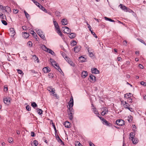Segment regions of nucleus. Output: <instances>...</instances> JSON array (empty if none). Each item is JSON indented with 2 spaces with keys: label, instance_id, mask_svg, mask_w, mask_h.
Returning <instances> with one entry per match:
<instances>
[{
  "label": "nucleus",
  "instance_id": "a211bd4d",
  "mask_svg": "<svg viewBox=\"0 0 146 146\" xmlns=\"http://www.w3.org/2000/svg\"><path fill=\"white\" fill-rule=\"evenodd\" d=\"M135 133L133 132H131L130 133V135H129V139H133V138L135 137Z\"/></svg>",
  "mask_w": 146,
  "mask_h": 146
},
{
  "label": "nucleus",
  "instance_id": "69168bd1",
  "mask_svg": "<svg viewBox=\"0 0 146 146\" xmlns=\"http://www.w3.org/2000/svg\"><path fill=\"white\" fill-rule=\"evenodd\" d=\"M89 143L90 146H95L91 141H89Z\"/></svg>",
  "mask_w": 146,
  "mask_h": 146
},
{
  "label": "nucleus",
  "instance_id": "7ed1b4c3",
  "mask_svg": "<svg viewBox=\"0 0 146 146\" xmlns=\"http://www.w3.org/2000/svg\"><path fill=\"white\" fill-rule=\"evenodd\" d=\"M37 33L38 35L44 40H45L46 38L44 36V33L41 30H38L37 31Z\"/></svg>",
  "mask_w": 146,
  "mask_h": 146
},
{
  "label": "nucleus",
  "instance_id": "09e8293b",
  "mask_svg": "<svg viewBox=\"0 0 146 146\" xmlns=\"http://www.w3.org/2000/svg\"><path fill=\"white\" fill-rule=\"evenodd\" d=\"M52 126H53L54 127V130L55 134H56V133H57V131L56 130V127H55V126L54 124L52 123Z\"/></svg>",
  "mask_w": 146,
  "mask_h": 146
},
{
  "label": "nucleus",
  "instance_id": "603ef678",
  "mask_svg": "<svg viewBox=\"0 0 146 146\" xmlns=\"http://www.w3.org/2000/svg\"><path fill=\"white\" fill-rule=\"evenodd\" d=\"M1 22L2 23L5 25H7V23L6 21L4 20H2Z\"/></svg>",
  "mask_w": 146,
  "mask_h": 146
},
{
  "label": "nucleus",
  "instance_id": "6e6552de",
  "mask_svg": "<svg viewBox=\"0 0 146 146\" xmlns=\"http://www.w3.org/2000/svg\"><path fill=\"white\" fill-rule=\"evenodd\" d=\"M42 70L44 73H47L50 72V69L48 67H46L42 69Z\"/></svg>",
  "mask_w": 146,
  "mask_h": 146
},
{
  "label": "nucleus",
  "instance_id": "2f4dec72",
  "mask_svg": "<svg viewBox=\"0 0 146 146\" xmlns=\"http://www.w3.org/2000/svg\"><path fill=\"white\" fill-rule=\"evenodd\" d=\"M33 1L38 7L41 5L39 3L35 0H32Z\"/></svg>",
  "mask_w": 146,
  "mask_h": 146
},
{
  "label": "nucleus",
  "instance_id": "ea45409f",
  "mask_svg": "<svg viewBox=\"0 0 146 146\" xmlns=\"http://www.w3.org/2000/svg\"><path fill=\"white\" fill-rule=\"evenodd\" d=\"M93 111L94 113H95L96 115H99V113L98 111L96 110V108H93Z\"/></svg>",
  "mask_w": 146,
  "mask_h": 146
},
{
  "label": "nucleus",
  "instance_id": "774afa93",
  "mask_svg": "<svg viewBox=\"0 0 146 146\" xmlns=\"http://www.w3.org/2000/svg\"><path fill=\"white\" fill-rule=\"evenodd\" d=\"M127 102H126L123 100L121 101V103L122 104H123V106H124L125 104H127Z\"/></svg>",
  "mask_w": 146,
  "mask_h": 146
},
{
  "label": "nucleus",
  "instance_id": "1a4fd4ad",
  "mask_svg": "<svg viewBox=\"0 0 146 146\" xmlns=\"http://www.w3.org/2000/svg\"><path fill=\"white\" fill-rule=\"evenodd\" d=\"M10 35L11 36H14L15 34L14 29L13 28H11L10 29Z\"/></svg>",
  "mask_w": 146,
  "mask_h": 146
},
{
  "label": "nucleus",
  "instance_id": "f704fd0d",
  "mask_svg": "<svg viewBox=\"0 0 146 146\" xmlns=\"http://www.w3.org/2000/svg\"><path fill=\"white\" fill-rule=\"evenodd\" d=\"M137 40H138L141 43L143 44L144 45H145V46H146V44L144 42V41L141 39L139 38H137Z\"/></svg>",
  "mask_w": 146,
  "mask_h": 146
},
{
  "label": "nucleus",
  "instance_id": "473e14b6",
  "mask_svg": "<svg viewBox=\"0 0 146 146\" xmlns=\"http://www.w3.org/2000/svg\"><path fill=\"white\" fill-rule=\"evenodd\" d=\"M128 121L129 122H131L132 121L133 117L131 115L129 116L128 117Z\"/></svg>",
  "mask_w": 146,
  "mask_h": 146
},
{
  "label": "nucleus",
  "instance_id": "e2e57ef3",
  "mask_svg": "<svg viewBox=\"0 0 146 146\" xmlns=\"http://www.w3.org/2000/svg\"><path fill=\"white\" fill-rule=\"evenodd\" d=\"M54 88H52V89H51V90H49V91L50 92H51L53 94H54L55 93V92H54Z\"/></svg>",
  "mask_w": 146,
  "mask_h": 146
},
{
  "label": "nucleus",
  "instance_id": "c756f323",
  "mask_svg": "<svg viewBox=\"0 0 146 146\" xmlns=\"http://www.w3.org/2000/svg\"><path fill=\"white\" fill-rule=\"evenodd\" d=\"M31 105L33 108H35L37 107V105L35 102H32Z\"/></svg>",
  "mask_w": 146,
  "mask_h": 146
},
{
  "label": "nucleus",
  "instance_id": "20e7f679",
  "mask_svg": "<svg viewBox=\"0 0 146 146\" xmlns=\"http://www.w3.org/2000/svg\"><path fill=\"white\" fill-rule=\"evenodd\" d=\"M116 124L119 126H122L125 124V122L123 120L118 119L116 121Z\"/></svg>",
  "mask_w": 146,
  "mask_h": 146
},
{
  "label": "nucleus",
  "instance_id": "72a5a7b5",
  "mask_svg": "<svg viewBox=\"0 0 146 146\" xmlns=\"http://www.w3.org/2000/svg\"><path fill=\"white\" fill-rule=\"evenodd\" d=\"M79 58L81 62H85V59L84 57H82V56H81L80 57H79Z\"/></svg>",
  "mask_w": 146,
  "mask_h": 146
},
{
  "label": "nucleus",
  "instance_id": "393cba45",
  "mask_svg": "<svg viewBox=\"0 0 146 146\" xmlns=\"http://www.w3.org/2000/svg\"><path fill=\"white\" fill-rule=\"evenodd\" d=\"M37 112L39 115H41L42 113V111L41 109L39 108H37L36 110Z\"/></svg>",
  "mask_w": 146,
  "mask_h": 146
},
{
  "label": "nucleus",
  "instance_id": "6ab92c4d",
  "mask_svg": "<svg viewBox=\"0 0 146 146\" xmlns=\"http://www.w3.org/2000/svg\"><path fill=\"white\" fill-rule=\"evenodd\" d=\"M76 34L74 33H72L70 34L69 37L71 38H73L75 37Z\"/></svg>",
  "mask_w": 146,
  "mask_h": 146
},
{
  "label": "nucleus",
  "instance_id": "aec40b11",
  "mask_svg": "<svg viewBox=\"0 0 146 146\" xmlns=\"http://www.w3.org/2000/svg\"><path fill=\"white\" fill-rule=\"evenodd\" d=\"M64 125L65 127L66 128H69L70 125V123L68 121L65 122L64 124Z\"/></svg>",
  "mask_w": 146,
  "mask_h": 146
},
{
  "label": "nucleus",
  "instance_id": "de8ad7c7",
  "mask_svg": "<svg viewBox=\"0 0 146 146\" xmlns=\"http://www.w3.org/2000/svg\"><path fill=\"white\" fill-rule=\"evenodd\" d=\"M33 33H31L32 34V35L34 36V37L35 38L36 37H37V35L36 33H35L34 31H33Z\"/></svg>",
  "mask_w": 146,
  "mask_h": 146
},
{
  "label": "nucleus",
  "instance_id": "dca6fc26",
  "mask_svg": "<svg viewBox=\"0 0 146 146\" xmlns=\"http://www.w3.org/2000/svg\"><path fill=\"white\" fill-rule=\"evenodd\" d=\"M62 25H65L67 24L68 22L67 20L66 19H63L61 21Z\"/></svg>",
  "mask_w": 146,
  "mask_h": 146
},
{
  "label": "nucleus",
  "instance_id": "b1692460",
  "mask_svg": "<svg viewBox=\"0 0 146 146\" xmlns=\"http://www.w3.org/2000/svg\"><path fill=\"white\" fill-rule=\"evenodd\" d=\"M64 28H65V29H67V31L66 32V33L70 34L71 32V30L68 27H64Z\"/></svg>",
  "mask_w": 146,
  "mask_h": 146
},
{
  "label": "nucleus",
  "instance_id": "49530a36",
  "mask_svg": "<svg viewBox=\"0 0 146 146\" xmlns=\"http://www.w3.org/2000/svg\"><path fill=\"white\" fill-rule=\"evenodd\" d=\"M31 107L29 105L27 106L26 107V108L28 111H30L31 110Z\"/></svg>",
  "mask_w": 146,
  "mask_h": 146
},
{
  "label": "nucleus",
  "instance_id": "a18cd8bd",
  "mask_svg": "<svg viewBox=\"0 0 146 146\" xmlns=\"http://www.w3.org/2000/svg\"><path fill=\"white\" fill-rule=\"evenodd\" d=\"M11 11V8L9 7L8 6H6V12H10Z\"/></svg>",
  "mask_w": 146,
  "mask_h": 146
},
{
  "label": "nucleus",
  "instance_id": "864d4df0",
  "mask_svg": "<svg viewBox=\"0 0 146 146\" xmlns=\"http://www.w3.org/2000/svg\"><path fill=\"white\" fill-rule=\"evenodd\" d=\"M38 141L36 140H35L33 141V144L35 145L34 146H36L38 145Z\"/></svg>",
  "mask_w": 146,
  "mask_h": 146
},
{
  "label": "nucleus",
  "instance_id": "0eeeda50",
  "mask_svg": "<svg viewBox=\"0 0 146 146\" xmlns=\"http://www.w3.org/2000/svg\"><path fill=\"white\" fill-rule=\"evenodd\" d=\"M92 73L95 74H98L99 73V71L96 68H92L91 69Z\"/></svg>",
  "mask_w": 146,
  "mask_h": 146
},
{
  "label": "nucleus",
  "instance_id": "c03bdc74",
  "mask_svg": "<svg viewBox=\"0 0 146 146\" xmlns=\"http://www.w3.org/2000/svg\"><path fill=\"white\" fill-rule=\"evenodd\" d=\"M27 44L29 47H31L32 46V43L31 42L29 41L27 43Z\"/></svg>",
  "mask_w": 146,
  "mask_h": 146
},
{
  "label": "nucleus",
  "instance_id": "58836bf2",
  "mask_svg": "<svg viewBox=\"0 0 146 146\" xmlns=\"http://www.w3.org/2000/svg\"><path fill=\"white\" fill-rule=\"evenodd\" d=\"M53 21L54 26H56L58 25V23L56 21H55V19H53Z\"/></svg>",
  "mask_w": 146,
  "mask_h": 146
},
{
  "label": "nucleus",
  "instance_id": "79ce46f5",
  "mask_svg": "<svg viewBox=\"0 0 146 146\" xmlns=\"http://www.w3.org/2000/svg\"><path fill=\"white\" fill-rule=\"evenodd\" d=\"M60 13L58 11H56L55 12V15H56V16L58 17H60Z\"/></svg>",
  "mask_w": 146,
  "mask_h": 146
},
{
  "label": "nucleus",
  "instance_id": "a878e982",
  "mask_svg": "<svg viewBox=\"0 0 146 146\" xmlns=\"http://www.w3.org/2000/svg\"><path fill=\"white\" fill-rule=\"evenodd\" d=\"M50 61L52 65L54 66V64L56 63V62L52 58H50Z\"/></svg>",
  "mask_w": 146,
  "mask_h": 146
},
{
  "label": "nucleus",
  "instance_id": "423d86ee",
  "mask_svg": "<svg viewBox=\"0 0 146 146\" xmlns=\"http://www.w3.org/2000/svg\"><path fill=\"white\" fill-rule=\"evenodd\" d=\"M69 107L72 108L74 105V101L73 97L72 96L70 98V101L68 103Z\"/></svg>",
  "mask_w": 146,
  "mask_h": 146
},
{
  "label": "nucleus",
  "instance_id": "0e129e2a",
  "mask_svg": "<svg viewBox=\"0 0 146 146\" xmlns=\"http://www.w3.org/2000/svg\"><path fill=\"white\" fill-rule=\"evenodd\" d=\"M133 127L134 129H133V131L134 132H135L136 131V127L135 125H133Z\"/></svg>",
  "mask_w": 146,
  "mask_h": 146
},
{
  "label": "nucleus",
  "instance_id": "7c9ffc66",
  "mask_svg": "<svg viewBox=\"0 0 146 146\" xmlns=\"http://www.w3.org/2000/svg\"><path fill=\"white\" fill-rule=\"evenodd\" d=\"M33 59L35 60V61H36L37 60V62H38V58L37 57V56L36 55H34L33 56Z\"/></svg>",
  "mask_w": 146,
  "mask_h": 146
},
{
  "label": "nucleus",
  "instance_id": "a19ab883",
  "mask_svg": "<svg viewBox=\"0 0 146 146\" xmlns=\"http://www.w3.org/2000/svg\"><path fill=\"white\" fill-rule=\"evenodd\" d=\"M24 13H25V16L27 18V19H28V18L29 17V15L26 12V11L24 10Z\"/></svg>",
  "mask_w": 146,
  "mask_h": 146
},
{
  "label": "nucleus",
  "instance_id": "6e6d98bb",
  "mask_svg": "<svg viewBox=\"0 0 146 146\" xmlns=\"http://www.w3.org/2000/svg\"><path fill=\"white\" fill-rule=\"evenodd\" d=\"M124 108H125L126 109H127V108H129V104L128 103H127V104H125L124 106Z\"/></svg>",
  "mask_w": 146,
  "mask_h": 146
},
{
  "label": "nucleus",
  "instance_id": "39448f33",
  "mask_svg": "<svg viewBox=\"0 0 146 146\" xmlns=\"http://www.w3.org/2000/svg\"><path fill=\"white\" fill-rule=\"evenodd\" d=\"M3 101L5 104L9 105L10 104L11 98H3Z\"/></svg>",
  "mask_w": 146,
  "mask_h": 146
},
{
  "label": "nucleus",
  "instance_id": "4468645a",
  "mask_svg": "<svg viewBox=\"0 0 146 146\" xmlns=\"http://www.w3.org/2000/svg\"><path fill=\"white\" fill-rule=\"evenodd\" d=\"M88 73L87 71H83L81 74V76L83 78H85L87 75Z\"/></svg>",
  "mask_w": 146,
  "mask_h": 146
},
{
  "label": "nucleus",
  "instance_id": "9b49d317",
  "mask_svg": "<svg viewBox=\"0 0 146 146\" xmlns=\"http://www.w3.org/2000/svg\"><path fill=\"white\" fill-rule=\"evenodd\" d=\"M90 79L92 80L91 82H94L96 81V77L93 75L91 74L90 76Z\"/></svg>",
  "mask_w": 146,
  "mask_h": 146
},
{
  "label": "nucleus",
  "instance_id": "c85d7f7f",
  "mask_svg": "<svg viewBox=\"0 0 146 146\" xmlns=\"http://www.w3.org/2000/svg\"><path fill=\"white\" fill-rule=\"evenodd\" d=\"M77 42L75 40H73V41H71V45L74 46H75L77 44Z\"/></svg>",
  "mask_w": 146,
  "mask_h": 146
},
{
  "label": "nucleus",
  "instance_id": "e433bc0d",
  "mask_svg": "<svg viewBox=\"0 0 146 146\" xmlns=\"http://www.w3.org/2000/svg\"><path fill=\"white\" fill-rule=\"evenodd\" d=\"M75 145L76 146H83L80 142L78 141L76 142Z\"/></svg>",
  "mask_w": 146,
  "mask_h": 146
},
{
  "label": "nucleus",
  "instance_id": "13d9d810",
  "mask_svg": "<svg viewBox=\"0 0 146 146\" xmlns=\"http://www.w3.org/2000/svg\"><path fill=\"white\" fill-rule=\"evenodd\" d=\"M48 76L49 78H52L54 76L53 74L52 73H50L48 74Z\"/></svg>",
  "mask_w": 146,
  "mask_h": 146
},
{
  "label": "nucleus",
  "instance_id": "4d7b16f0",
  "mask_svg": "<svg viewBox=\"0 0 146 146\" xmlns=\"http://www.w3.org/2000/svg\"><path fill=\"white\" fill-rule=\"evenodd\" d=\"M88 52H89V56L90 57H93L94 56L92 52H90L89 51V49H88Z\"/></svg>",
  "mask_w": 146,
  "mask_h": 146
},
{
  "label": "nucleus",
  "instance_id": "37998d69",
  "mask_svg": "<svg viewBox=\"0 0 146 146\" xmlns=\"http://www.w3.org/2000/svg\"><path fill=\"white\" fill-rule=\"evenodd\" d=\"M102 111L104 112H107V113H108V109L106 107H104Z\"/></svg>",
  "mask_w": 146,
  "mask_h": 146
},
{
  "label": "nucleus",
  "instance_id": "8fccbe9b",
  "mask_svg": "<svg viewBox=\"0 0 146 146\" xmlns=\"http://www.w3.org/2000/svg\"><path fill=\"white\" fill-rule=\"evenodd\" d=\"M57 32L60 36H62V33L60 31V29L58 30Z\"/></svg>",
  "mask_w": 146,
  "mask_h": 146
},
{
  "label": "nucleus",
  "instance_id": "f3484780",
  "mask_svg": "<svg viewBox=\"0 0 146 146\" xmlns=\"http://www.w3.org/2000/svg\"><path fill=\"white\" fill-rule=\"evenodd\" d=\"M56 139L58 142L60 143L62 145H64V142L62 141L59 137H56Z\"/></svg>",
  "mask_w": 146,
  "mask_h": 146
},
{
  "label": "nucleus",
  "instance_id": "052dcab7",
  "mask_svg": "<svg viewBox=\"0 0 146 146\" xmlns=\"http://www.w3.org/2000/svg\"><path fill=\"white\" fill-rule=\"evenodd\" d=\"M91 33L94 36L97 38V36L95 34V33L93 31H91Z\"/></svg>",
  "mask_w": 146,
  "mask_h": 146
},
{
  "label": "nucleus",
  "instance_id": "2eb2a0df",
  "mask_svg": "<svg viewBox=\"0 0 146 146\" xmlns=\"http://www.w3.org/2000/svg\"><path fill=\"white\" fill-rule=\"evenodd\" d=\"M132 143L134 144H137L138 142V140L137 138H134L132 139H131Z\"/></svg>",
  "mask_w": 146,
  "mask_h": 146
},
{
  "label": "nucleus",
  "instance_id": "ddd939ff",
  "mask_svg": "<svg viewBox=\"0 0 146 146\" xmlns=\"http://www.w3.org/2000/svg\"><path fill=\"white\" fill-rule=\"evenodd\" d=\"M54 66H56V67H55V68L58 70V71L60 72H63L62 71V70L60 67L58 65V64L57 63H55L54 64Z\"/></svg>",
  "mask_w": 146,
  "mask_h": 146
},
{
  "label": "nucleus",
  "instance_id": "680f3d73",
  "mask_svg": "<svg viewBox=\"0 0 146 146\" xmlns=\"http://www.w3.org/2000/svg\"><path fill=\"white\" fill-rule=\"evenodd\" d=\"M8 141L9 143H11L13 141V139L11 137H10L8 139Z\"/></svg>",
  "mask_w": 146,
  "mask_h": 146
},
{
  "label": "nucleus",
  "instance_id": "4c0bfd02",
  "mask_svg": "<svg viewBox=\"0 0 146 146\" xmlns=\"http://www.w3.org/2000/svg\"><path fill=\"white\" fill-rule=\"evenodd\" d=\"M74 113H72L71 114V113H69V119L71 120H72L73 118V115Z\"/></svg>",
  "mask_w": 146,
  "mask_h": 146
},
{
  "label": "nucleus",
  "instance_id": "4be33fe9",
  "mask_svg": "<svg viewBox=\"0 0 146 146\" xmlns=\"http://www.w3.org/2000/svg\"><path fill=\"white\" fill-rule=\"evenodd\" d=\"M131 93H127L125 94L124 97L127 99L129 98V97L131 96Z\"/></svg>",
  "mask_w": 146,
  "mask_h": 146
},
{
  "label": "nucleus",
  "instance_id": "bf43d9fd",
  "mask_svg": "<svg viewBox=\"0 0 146 146\" xmlns=\"http://www.w3.org/2000/svg\"><path fill=\"white\" fill-rule=\"evenodd\" d=\"M140 84L141 85L143 86H146V82L143 81H142L141 82Z\"/></svg>",
  "mask_w": 146,
  "mask_h": 146
},
{
  "label": "nucleus",
  "instance_id": "bb28decb",
  "mask_svg": "<svg viewBox=\"0 0 146 146\" xmlns=\"http://www.w3.org/2000/svg\"><path fill=\"white\" fill-rule=\"evenodd\" d=\"M104 18L105 19L106 21H109L110 22H114L115 21L114 20H112L111 19L108 18L106 17H104Z\"/></svg>",
  "mask_w": 146,
  "mask_h": 146
},
{
  "label": "nucleus",
  "instance_id": "cd10ccee",
  "mask_svg": "<svg viewBox=\"0 0 146 146\" xmlns=\"http://www.w3.org/2000/svg\"><path fill=\"white\" fill-rule=\"evenodd\" d=\"M68 60V63L70 64L71 66H72L74 67V66L75 64L73 63V62L71 60Z\"/></svg>",
  "mask_w": 146,
  "mask_h": 146
},
{
  "label": "nucleus",
  "instance_id": "338daca9",
  "mask_svg": "<svg viewBox=\"0 0 146 146\" xmlns=\"http://www.w3.org/2000/svg\"><path fill=\"white\" fill-rule=\"evenodd\" d=\"M65 59L67 61V62H68V60H70V59L68 58L67 56H66L65 58Z\"/></svg>",
  "mask_w": 146,
  "mask_h": 146
},
{
  "label": "nucleus",
  "instance_id": "5fc2aeb1",
  "mask_svg": "<svg viewBox=\"0 0 146 146\" xmlns=\"http://www.w3.org/2000/svg\"><path fill=\"white\" fill-rule=\"evenodd\" d=\"M17 72L19 74H24L23 73V71L22 70H20V69H17Z\"/></svg>",
  "mask_w": 146,
  "mask_h": 146
},
{
  "label": "nucleus",
  "instance_id": "f8f14e48",
  "mask_svg": "<svg viewBox=\"0 0 146 146\" xmlns=\"http://www.w3.org/2000/svg\"><path fill=\"white\" fill-rule=\"evenodd\" d=\"M23 37L25 38H27L29 36V33L26 32H23L22 33Z\"/></svg>",
  "mask_w": 146,
  "mask_h": 146
},
{
  "label": "nucleus",
  "instance_id": "412c9836",
  "mask_svg": "<svg viewBox=\"0 0 146 146\" xmlns=\"http://www.w3.org/2000/svg\"><path fill=\"white\" fill-rule=\"evenodd\" d=\"M39 7L40 8V9L43 11L44 12L46 13H47V10L42 5H40Z\"/></svg>",
  "mask_w": 146,
  "mask_h": 146
},
{
  "label": "nucleus",
  "instance_id": "9d476101",
  "mask_svg": "<svg viewBox=\"0 0 146 146\" xmlns=\"http://www.w3.org/2000/svg\"><path fill=\"white\" fill-rule=\"evenodd\" d=\"M81 47L80 46H76L74 48V51L75 52H78L80 50Z\"/></svg>",
  "mask_w": 146,
  "mask_h": 146
},
{
  "label": "nucleus",
  "instance_id": "5701e85b",
  "mask_svg": "<svg viewBox=\"0 0 146 146\" xmlns=\"http://www.w3.org/2000/svg\"><path fill=\"white\" fill-rule=\"evenodd\" d=\"M69 111L68 112H69V113H74V110L72 108L69 107L68 108Z\"/></svg>",
  "mask_w": 146,
  "mask_h": 146
},
{
  "label": "nucleus",
  "instance_id": "3c124183",
  "mask_svg": "<svg viewBox=\"0 0 146 146\" xmlns=\"http://www.w3.org/2000/svg\"><path fill=\"white\" fill-rule=\"evenodd\" d=\"M123 44L125 46H127V42L126 40H124L123 42Z\"/></svg>",
  "mask_w": 146,
  "mask_h": 146
},
{
  "label": "nucleus",
  "instance_id": "f03ea898",
  "mask_svg": "<svg viewBox=\"0 0 146 146\" xmlns=\"http://www.w3.org/2000/svg\"><path fill=\"white\" fill-rule=\"evenodd\" d=\"M119 6L121 9L124 10L125 11L129 12H131V11H132V10L130 9L129 8L126 7L122 4H120Z\"/></svg>",
  "mask_w": 146,
  "mask_h": 146
},
{
  "label": "nucleus",
  "instance_id": "f257e3e1",
  "mask_svg": "<svg viewBox=\"0 0 146 146\" xmlns=\"http://www.w3.org/2000/svg\"><path fill=\"white\" fill-rule=\"evenodd\" d=\"M42 48L44 51L47 52L52 55H53L55 54L54 52L52 50L49 48H47L44 45H43L42 46Z\"/></svg>",
  "mask_w": 146,
  "mask_h": 146
},
{
  "label": "nucleus",
  "instance_id": "c9c22d12",
  "mask_svg": "<svg viewBox=\"0 0 146 146\" xmlns=\"http://www.w3.org/2000/svg\"><path fill=\"white\" fill-rule=\"evenodd\" d=\"M104 120L106 121V123L104 124L105 125H106L107 126H111V125H112L111 124L109 123L108 122V121H107L106 120Z\"/></svg>",
  "mask_w": 146,
  "mask_h": 146
}]
</instances>
